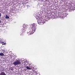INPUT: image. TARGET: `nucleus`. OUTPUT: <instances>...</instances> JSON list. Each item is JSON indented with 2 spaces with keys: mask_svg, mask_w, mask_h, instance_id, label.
Here are the masks:
<instances>
[{
  "mask_svg": "<svg viewBox=\"0 0 75 75\" xmlns=\"http://www.w3.org/2000/svg\"><path fill=\"white\" fill-rule=\"evenodd\" d=\"M27 28V26H26L25 25L22 26V30H23L22 31H23V32H25L24 31H25V30Z\"/></svg>",
  "mask_w": 75,
  "mask_h": 75,
  "instance_id": "obj_5",
  "label": "nucleus"
},
{
  "mask_svg": "<svg viewBox=\"0 0 75 75\" xmlns=\"http://www.w3.org/2000/svg\"><path fill=\"white\" fill-rule=\"evenodd\" d=\"M42 19L41 18H40L38 21V23L39 25H41L42 24H44V22H43V21H42Z\"/></svg>",
  "mask_w": 75,
  "mask_h": 75,
  "instance_id": "obj_4",
  "label": "nucleus"
},
{
  "mask_svg": "<svg viewBox=\"0 0 75 75\" xmlns=\"http://www.w3.org/2000/svg\"><path fill=\"white\" fill-rule=\"evenodd\" d=\"M35 31V30H33V29H29V31L27 32V33L28 35H31Z\"/></svg>",
  "mask_w": 75,
  "mask_h": 75,
  "instance_id": "obj_2",
  "label": "nucleus"
},
{
  "mask_svg": "<svg viewBox=\"0 0 75 75\" xmlns=\"http://www.w3.org/2000/svg\"><path fill=\"white\" fill-rule=\"evenodd\" d=\"M38 74H39H39L38 73V74H36V75H37Z\"/></svg>",
  "mask_w": 75,
  "mask_h": 75,
  "instance_id": "obj_14",
  "label": "nucleus"
},
{
  "mask_svg": "<svg viewBox=\"0 0 75 75\" xmlns=\"http://www.w3.org/2000/svg\"><path fill=\"white\" fill-rule=\"evenodd\" d=\"M0 75H7L4 72H2L1 73V74H0Z\"/></svg>",
  "mask_w": 75,
  "mask_h": 75,
  "instance_id": "obj_7",
  "label": "nucleus"
},
{
  "mask_svg": "<svg viewBox=\"0 0 75 75\" xmlns=\"http://www.w3.org/2000/svg\"><path fill=\"white\" fill-rule=\"evenodd\" d=\"M1 13H0V17H1Z\"/></svg>",
  "mask_w": 75,
  "mask_h": 75,
  "instance_id": "obj_13",
  "label": "nucleus"
},
{
  "mask_svg": "<svg viewBox=\"0 0 75 75\" xmlns=\"http://www.w3.org/2000/svg\"><path fill=\"white\" fill-rule=\"evenodd\" d=\"M2 52L3 53H4L5 51L4 50H2Z\"/></svg>",
  "mask_w": 75,
  "mask_h": 75,
  "instance_id": "obj_10",
  "label": "nucleus"
},
{
  "mask_svg": "<svg viewBox=\"0 0 75 75\" xmlns=\"http://www.w3.org/2000/svg\"><path fill=\"white\" fill-rule=\"evenodd\" d=\"M41 0V1H43V0Z\"/></svg>",
  "mask_w": 75,
  "mask_h": 75,
  "instance_id": "obj_15",
  "label": "nucleus"
},
{
  "mask_svg": "<svg viewBox=\"0 0 75 75\" xmlns=\"http://www.w3.org/2000/svg\"><path fill=\"white\" fill-rule=\"evenodd\" d=\"M0 55H1V56H2L4 55V54H3V53H0Z\"/></svg>",
  "mask_w": 75,
  "mask_h": 75,
  "instance_id": "obj_9",
  "label": "nucleus"
},
{
  "mask_svg": "<svg viewBox=\"0 0 75 75\" xmlns=\"http://www.w3.org/2000/svg\"><path fill=\"white\" fill-rule=\"evenodd\" d=\"M21 64V62L20 61V60L19 59H17L16 60V61H15V62H14L13 63V64L14 65L16 66L18 65H20Z\"/></svg>",
  "mask_w": 75,
  "mask_h": 75,
  "instance_id": "obj_1",
  "label": "nucleus"
},
{
  "mask_svg": "<svg viewBox=\"0 0 75 75\" xmlns=\"http://www.w3.org/2000/svg\"><path fill=\"white\" fill-rule=\"evenodd\" d=\"M37 26V25L35 23H33L32 25V27L30 28L29 30H34L36 29V27Z\"/></svg>",
  "mask_w": 75,
  "mask_h": 75,
  "instance_id": "obj_3",
  "label": "nucleus"
},
{
  "mask_svg": "<svg viewBox=\"0 0 75 75\" xmlns=\"http://www.w3.org/2000/svg\"><path fill=\"white\" fill-rule=\"evenodd\" d=\"M32 66H31V65H30L29 67H26V69H27L28 70H31L32 69Z\"/></svg>",
  "mask_w": 75,
  "mask_h": 75,
  "instance_id": "obj_6",
  "label": "nucleus"
},
{
  "mask_svg": "<svg viewBox=\"0 0 75 75\" xmlns=\"http://www.w3.org/2000/svg\"><path fill=\"white\" fill-rule=\"evenodd\" d=\"M60 18H63V16H60Z\"/></svg>",
  "mask_w": 75,
  "mask_h": 75,
  "instance_id": "obj_12",
  "label": "nucleus"
},
{
  "mask_svg": "<svg viewBox=\"0 0 75 75\" xmlns=\"http://www.w3.org/2000/svg\"><path fill=\"white\" fill-rule=\"evenodd\" d=\"M22 35V34H21V35Z\"/></svg>",
  "mask_w": 75,
  "mask_h": 75,
  "instance_id": "obj_16",
  "label": "nucleus"
},
{
  "mask_svg": "<svg viewBox=\"0 0 75 75\" xmlns=\"http://www.w3.org/2000/svg\"><path fill=\"white\" fill-rule=\"evenodd\" d=\"M51 18H54V16H51Z\"/></svg>",
  "mask_w": 75,
  "mask_h": 75,
  "instance_id": "obj_11",
  "label": "nucleus"
},
{
  "mask_svg": "<svg viewBox=\"0 0 75 75\" xmlns=\"http://www.w3.org/2000/svg\"><path fill=\"white\" fill-rule=\"evenodd\" d=\"M5 18L6 19H8L9 18V17L7 16V15H6V16H5Z\"/></svg>",
  "mask_w": 75,
  "mask_h": 75,
  "instance_id": "obj_8",
  "label": "nucleus"
}]
</instances>
